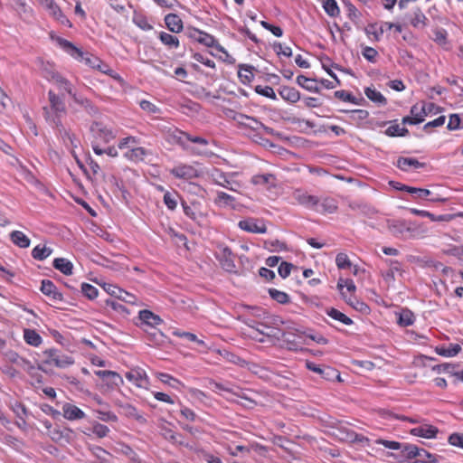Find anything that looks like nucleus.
Returning a JSON list of instances; mask_svg holds the SVG:
<instances>
[{"label":"nucleus","mask_w":463,"mask_h":463,"mask_svg":"<svg viewBox=\"0 0 463 463\" xmlns=\"http://www.w3.org/2000/svg\"><path fill=\"white\" fill-rule=\"evenodd\" d=\"M46 79L52 81L61 93L58 94L52 90L48 91L49 105L43 108L44 119L50 126L57 128L61 135L67 137L73 145V137L64 128L61 122V117L67 112L62 92L69 94L72 99L77 93L71 82L58 72H52V78L46 76Z\"/></svg>","instance_id":"1"},{"label":"nucleus","mask_w":463,"mask_h":463,"mask_svg":"<svg viewBox=\"0 0 463 463\" xmlns=\"http://www.w3.org/2000/svg\"><path fill=\"white\" fill-rule=\"evenodd\" d=\"M172 137L176 144L183 147L184 150L197 156L204 154V151L192 146L190 143L198 144L202 146H206L209 144L208 140L203 137L192 136L187 132L178 129L173 132Z\"/></svg>","instance_id":"2"},{"label":"nucleus","mask_w":463,"mask_h":463,"mask_svg":"<svg viewBox=\"0 0 463 463\" xmlns=\"http://www.w3.org/2000/svg\"><path fill=\"white\" fill-rule=\"evenodd\" d=\"M58 44L61 49H63L66 52H68L71 56L83 61L85 64L89 65L91 68L100 67V60L93 55H90L88 53H84L76 46H74L71 42L59 38Z\"/></svg>","instance_id":"3"},{"label":"nucleus","mask_w":463,"mask_h":463,"mask_svg":"<svg viewBox=\"0 0 463 463\" xmlns=\"http://www.w3.org/2000/svg\"><path fill=\"white\" fill-rule=\"evenodd\" d=\"M43 354L46 356V364H53L59 368H66L74 364V360L71 356L62 354L58 349H47Z\"/></svg>","instance_id":"4"},{"label":"nucleus","mask_w":463,"mask_h":463,"mask_svg":"<svg viewBox=\"0 0 463 463\" xmlns=\"http://www.w3.org/2000/svg\"><path fill=\"white\" fill-rule=\"evenodd\" d=\"M138 319L140 322L137 325L144 331L156 329L158 325L163 323V320L159 316L147 309L139 311Z\"/></svg>","instance_id":"5"},{"label":"nucleus","mask_w":463,"mask_h":463,"mask_svg":"<svg viewBox=\"0 0 463 463\" xmlns=\"http://www.w3.org/2000/svg\"><path fill=\"white\" fill-rule=\"evenodd\" d=\"M90 131L95 139H99L104 143L110 142L116 137L111 128L98 121H94L90 125Z\"/></svg>","instance_id":"6"},{"label":"nucleus","mask_w":463,"mask_h":463,"mask_svg":"<svg viewBox=\"0 0 463 463\" xmlns=\"http://www.w3.org/2000/svg\"><path fill=\"white\" fill-rule=\"evenodd\" d=\"M306 365L308 370L318 373L325 380L340 379L338 372L330 366H321L312 362H307Z\"/></svg>","instance_id":"7"},{"label":"nucleus","mask_w":463,"mask_h":463,"mask_svg":"<svg viewBox=\"0 0 463 463\" xmlns=\"http://www.w3.org/2000/svg\"><path fill=\"white\" fill-rule=\"evenodd\" d=\"M126 378L140 388L147 389L149 385V379L141 368L132 369L126 373Z\"/></svg>","instance_id":"8"},{"label":"nucleus","mask_w":463,"mask_h":463,"mask_svg":"<svg viewBox=\"0 0 463 463\" xmlns=\"http://www.w3.org/2000/svg\"><path fill=\"white\" fill-rule=\"evenodd\" d=\"M439 107L434 103H421L415 104L411 108V115L420 118V123L425 120V117L430 114H435Z\"/></svg>","instance_id":"9"},{"label":"nucleus","mask_w":463,"mask_h":463,"mask_svg":"<svg viewBox=\"0 0 463 463\" xmlns=\"http://www.w3.org/2000/svg\"><path fill=\"white\" fill-rule=\"evenodd\" d=\"M42 5H43L50 14L61 24L71 26L69 19L63 14L60 7L54 3L53 0H38Z\"/></svg>","instance_id":"10"},{"label":"nucleus","mask_w":463,"mask_h":463,"mask_svg":"<svg viewBox=\"0 0 463 463\" xmlns=\"http://www.w3.org/2000/svg\"><path fill=\"white\" fill-rule=\"evenodd\" d=\"M170 173L176 178L193 179L198 176L197 170L188 165H179L170 170Z\"/></svg>","instance_id":"11"},{"label":"nucleus","mask_w":463,"mask_h":463,"mask_svg":"<svg viewBox=\"0 0 463 463\" xmlns=\"http://www.w3.org/2000/svg\"><path fill=\"white\" fill-rule=\"evenodd\" d=\"M411 434L425 439H433L436 437L439 430L437 427L422 422L420 425L411 430Z\"/></svg>","instance_id":"12"},{"label":"nucleus","mask_w":463,"mask_h":463,"mask_svg":"<svg viewBox=\"0 0 463 463\" xmlns=\"http://www.w3.org/2000/svg\"><path fill=\"white\" fill-rule=\"evenodd\" d=\"M199 203L193 202L188 205L184 201L182 202V207L184 214L192 221L201 224L204 220V214L198 209Z\"/></svg>","instance_id":"13"},{"label":"nucleus","mask_w":463,"mask_h":463,"mask_svg":"<svg viewBox=\"0 0 463 463\" xmlns=\"http://www.w3.org/2000/svg\"><path fill=\"white\" fill-rule=\"evenodd\" d=\"M388 229L393 236L407 240V231L410 230L407 222L399 220L389 222Z\"/></svg>","instance_id":"14"},{"label":"nucleus","mask_w":463,"mask_h":463,"mask_svg":"<svg viewBox=\"0 0 463 463\" xmlns=\"http://www.w3.org/2000/svg\"><path fill=\"white\" fill-rule=\"evenodd\" d=\"M62 415L68 420H81L85 417V413L82 410L71 403H64L62 405Z\"/></svg>","instance_id":"15"},{"label":"nucleus","mask_w":463,"mask_h":463,"mask_svg":"<svg viewBox=\"0 0 463 463\" xmlns=\"http://www.w3.org/2000/svg\"><path fill=\"white\" fill-rule=\"evenodd\" d=\"M235 119L241 125H244L252 130L258 131L263 128L265 131L269 132V128L264 126L260 121L253 117H250L244 114H239Z\"/></svg>","instance_id":"16"},{"label":"nucleus","mask_w":463,"mask_h":463,"mask_svg":"<svg viewBox=\"0 0 463 463\" xmlns=\"http://www.w3.org/2000/svg\"><path fill=\"white\" fill-rule=\"evenodd\" d=\"M40 289L43 292V294L51 298L53 300H62V294L58 291L57 287L52 280L43 279L42 281Z\"/></svg>","instance_id":"17"},{"label":"nucleus","mask_w":463,"mask_h":463,"mask_svg":"<svg viewBox=\"0 0 463 463\" xmlns=\"http://www.w3.org/2000/svg\"><path fill=\"white\" fill-rule=\"evenodd\" d=\"M73 101L80 106L90 117H98L99 115V109L89 99L76 95Z\"/></svg>","instance_id":"18"},{"label":"nucleus","mask_w":463,"mask_h":463,"mask_svg":"<svg viewBox=\"0 0 463 463\" xmlns=\"http://www.w3.org/2000/svg\"><path fill=\"white\" fill-rule=\"evenodd\" d=\"M239 227L246 232L252 233H266L267 227L264 223L259 224L253 220H242L239 222Z\"/></svg>","instance_id":"19"},{"label":"nucleus","mask_w":463,"mask_h":463,"mask_svg":"<svg viewBox=\"0 0 463 463\" xmlns=\"http://www.w3.org/2000/svg\"><path fill=\"white\" fill-rule=\"evenodd\" d=\"M220 262L223 269L228 272H235V264L232 259V250L224 247L221 250Z\"/></svg>","instance_id":"20"},{"label":"nucleus","mask_w":463,"mask_h":463,"mask_svg":"<svg viewBox=\"0 0 463 463\" xmlns=\"http://www.w3.org/2000/svg\"><path fill=\"white\" fill-rule=\"evenodd\" d=\"M95 374L99 378L106 380L111 386H118L123 383L122 377L116 372L109 370L96 371Z\"/></svg>","instance_id":"21"},{"label":"nucleus","mask_w":463,"mask_h":463,"mask_svg":"<svg viewBox=\"0 0 463 463\" xmlns=\"http://www.w3.org/2000/svg\"><path fill=\"white\" fill-rule=\"evenodd\" d=\"M198 43L205 45L206 47H213L215 50L228 55L225 48L222 47L212 34H209L205 32L202 31V34L198 38Z\"/></svg>","instance_id":"22"},{"label":"nucleus","mask_w":463,"mask_h":463,"mask_svg":"<svg viewBox=\"0 0 463 463\" xmlns=\"http://www.w3.org/2000/svg\"><path fill=\"white\" fill-rule=\"evenodd\" d=\"M279 93L284 100L289 103H296L300 99L299 91L293 87L282 86Z\"/></svg>","instance_id":"23"},{"label":"nucleus","mask_w":463,"mask_h":463,"mask_svg":"<svg viewBox=\"0 0 463 463\" xmlns=\"http://www.w3.org/2000/svg\"><path fill=\"white\" fill-rule=\"evenodd\" d=\"M294 197L300 204H302L306 207L314 208L315 206L318 205L319 200L317 197H316L314 195L307 194L301 191H297L294 194Z\"/></svg>","instance_id":"24"},{"label":"nucleus","mask_w":463,"mask_h":463,"mask_svg":"<svg viewBox=\"0 0 463 463\" xmlns=\"http://www.w3.org/2000/svg\"><path fill=\"white\" fill-rule=\"evenodd\" d=\"M236 200L233 196L224 193V192H217L216 198L214 199V203L219 207H231L232 209L236 208Z\"/></svg>","instance_id":"25"},{"label":"nucleus","mask_w":463,"mask_h":463,"mask_svg":"<svg viewBox=\"0 0 463 463\" xmlns=\"http://www.w3.org/2000/svg\"><path fill=\"white\" fill-rule=\"evenodd\" d=\"M165 23L168 30L173 33H180L183 30L182 19L175 14H166L165 17Z\"/></svg>","instance_id":"26"},{"label":"nucleus","mask_w":463,"mask_h":463,"mask_svg":"<svg viewBox=\"0 0 463 463\" xmlns=\"http://www.w3.org/2000/svg\"><path fill=\"white\" fill-rule=\"evenodd\" d=\"M71 432L72 431L70 429L61 430L58 427L50 430L49 436L55 442H68L71 438Z\"/></svg>","instance_id":"27"},{"label":"nucleus","mask_w":463,"mask_h":463,"mask_svg":"<svg viewBox=\"0 0 463 463\" xmlns=\"http://www.w3.org/2000/svg\"><path fill=\"white\" fill-rule=\"evenodd\" d=\"M255 68L249 64H240L238 76L243 84H249L254 79L253 71Z\"/></svg>","instance_id":"28"},{"label":"nucleus","mask_w":463,"mask_h":463,"mask_svg":"<svg viewBox=\"0 0 463 463\" xmlns=\"http://www.w3.org/2000/svg\"><path fill=\"white\" fill-rule=\"evenodd\" d=\"M396 165L402 171H408L410 167L420 168L425 164L419 162L418 159L413 157H399Z\"/></svg>","instance_id":"29"},{"label":"nucleus","mask_w":463,"mask_h":463,"mask_svg":"<svg viewBox=\"0 0 463 463\" xmlns=\"http://www.w3.org/2000/svg\"><path fill=\"white\" fill-rule=\"evenodd\" d=\"M10 240L14 245L24 249L28 248L31 242L30 239L20 231H13L10 233Z\"/></svg>","instance_id":"30"},{"label":"nucleus","mask_w":463,"mask_h":463,"mask_svg":"<svg viewBox=\"0 0 463 463\" xmlns=\"http://www.w3.org/2000/svg\"><path fill=\"white\" fill-rule=\"evenodd\" d=\"M53 267L64 275L72 274L73 264L68 259L56 258L52 263Z\"/></svg>","instance_id":"31"},{"label":"nucleus","mask_w":463,"mask_h":463,"mask_svg":"<svg viewBox=\"0 0 463 463\" xmlns=\"http://www.w3.org/2000/svg\"><path fill=\"white\" fill-rule=\"evenodd\" d=\"M24 339L26 344L37 347L42 342V336L34 330V329H24Z\"/></svg>","instance_id":"32"},{"label":"nucleus","mask_w":463,"mask_h":463,"mask_svg":"<svg viewBox=\"0 0 463 463\" xmlns=\"http://www.w3.org/2000/svg\"><path fill=\"white\" fill-rule=\"evenodd\" d=\"M364 94L371 101L377 103L378 105H385L387 103L386 98L374 88L367 87L364 90Z\"/></svg>","instance_id":"33"},{"label":"nucleus","mask_w":463,"mask_h":463,"mask_svg":"<svg viewBox=\"0 0 463 463\" xmlns=\"http://www.w3.org/2000/svg\"><path fill=\"white\" fill-rule=\"evenodd\" d=\"M296 81L300 87L306 89L308 91H312V92L319 91V88L317 87L316 80L313 79H309L304 75H298L297 77Z\"/></svg>","instance_id":"34"},{"label":"nucleus","mask_w":463,"mask_h":463,"mask_svg":"<svg viewBox=\"0 0 463 463\" xmlns=\"http://www.w3.org/2000/svg\"><path fill=\"white\" fill-rule=\"evenodd\" d=\"M214 183L226 189L236 191L232 186V181L226 176V175L219 170H215V174H213Z\"/></svg>","instance_id":"35"},{"label":"nucleus","mask_w":463,"mask_h":463,"mask_svg":"<svg viewBox=\"0 0 463 463\" xmlns=\"http://www.w3.org/2000/svg\"><path fill=\"white\" fill-rule=\"evenodd\" d=\"M120 409L122 413L127 417L134 418L142 423L146 422V419L138 413L137 410L133 405L129 403L122 404Z\"/></svg>","instance_id":"36"},{"label":"nucleus","mask_w":463,"mask_h":463,"mask_svg":"<svg viewBox=\"0 0 463 463\" xmlns=\"http://www.w3.org/2000/svg\"><path fill=\"white\" fill-rule=\"evenodd\" d=\"M52 252V250L46 246L37 245L32 250V256L38 260L47 259Z\"/></svg>","instance_id":"37"},{"label":"nucleus","mask_w":463,"mask_h":463,"mask_svg":"<svg viewBox=\"0 0 463 463\" xmlns=\"http://www.w3.org/2000/svg\"><path fill=\"white\" fill-rule=\"evenodd\" d=\"M427 17L420 11V8H417L412 13V17L411 19V24L412 26L416 28H423L426 26Z\"/></svg>","instance_id":"38"},{"label":"nucleus","mask_w":463,"mask_h":463,"mask_svg":"<svg viewBox=\"0 0 463 463\" xmlns=\"http://www.w3.org/2000/svg\"><path fill=\"white\" fill-rule=\"evenodd\" d=\"M157 377L163 383H165L174 389L180 390L181 387L184 386V384L179 380L174 378L170 374L159 373Z\"/></svg>","instance_id":"39"},{"label":"nucleus","mask_w":463,"mask_h":463,"mask_svg":"<svg viewBox=\"0 0 463 463\" xmlns=\"http://www.w3.org/2000/svg\"><path fill=\"white\" fill-rule=\"evenodd\" d=\"M326 314L333 319L337 320V321L343 323L344 325H352L353 324V320L350 317H348L344 313L340 312L339 310H337L334 307L327 309Z\"/></svg>","instance_id":"40"},{"label":"nucleus","mask_w":463,"mask_h":463,"mask_svg":"<svg viewBox=\"0 0 463 463\" xmlns=\"http://www.w3.org/2000/svg\"><path fill=\"white\" fill-rule=\"evenodd\" d=\"M461 350V347L459 345H450L449 347H437L436 352L439 355L446 356V357H452L457 355Z\"/></svg>","instance_id":"41"},{"label":"nucleus","mask_w":463,"mask_h":463,"mask_svg":"<svg viewBox=\"0 0 463 463\" xmlns=\"http://www.w3.org/2000/svg\"><path fill=\"white\" fill-rule=\"evenodd\" d=\"M414 315L409 309H402L399 314L398 324L401 326H409L414 322Z\"/></svg>","instance_id":"42"},{"label":"nucleus","mask_w":463,"mask_h":463,"mask_svg":"<svg viewBox=\"0 0 463 463\" xmlns=\"http://www.w3.org/2000/svg\"><path fill=\"white\" fill-rule=\"evenodd\" d=\"M275 176L272 174L256 175L251 178V183L254 184H275Z\"/></svg>","instance_id":"43"},{"label":"nucleus","mask_w":463,"mask_h":463,"mask_svg":"<svg viewBox=\"0 0 463 463\" xmlns=\"http://www.w3.org/2000/svg\"><path fill=\"white\" fill-rule=\"evenodd\" d=\"M439 456L430 454L424 449H420L419 456L415 463H437L439 462Z\"/></svg>","instance_id":"44"},{"label":"nucleus","mask_w":463,"mask_h":463,"mask_svg":"<svg viewBox=\"0 0 463 463\" xmlns=\"http://www.w3.org/2000/svg\"><path fill=\"white\" fill-rule=\"evenodd\" d=\"M146 155V150L144 147H135L126 152L125 156L128 159L134 161H141L144 159V156Z\"/></svg>","instance_id":"45"},{"label":"nucleus","mask_w":463,"mask_h":463,"mask_svg":"<svg viewBox=\"0 0 463 463\" xmlns=\"http://www.w3.org/2000/svg\"><path fill=\"white\" fill-rule=\"evenodd\" d=\"M408 226L410 230L407 231V240L419 238L425 233V230L420 224L408 222Z\"/></svg>","instance_id":"46"},{"label":"nucleus","mask_w":463,"mask_h":463,"mask_svg":"<svg viewBox=\"0 0 463 463\" xmlns=\"http://www.w3.org/2000/svg\"><path fill=\"white\" fill-rule=\"evenodd\" d=\"M323 7L325 12L331 17H335L340 13L335 0H324Z\"/></svg>","instance_id":"47"},{"label":"nucleus","mask_w":463,"mask_h":463,"mask_svg":"<svg viewBox=\"0 0 463 463\" xmlns=\"http://www.w3.org/2000/svg\"><path fill=\"white\" fill-rule=\"evenodd\" d=\"M159 39L165 45L168 47L177 48L179 46L178 38L170 33L161 32L159 34Z\"/></svg>","instance_id":"48"},{"label":"nucleus","mask_w":463,"mask_h":463,"mask_svg":"<svg viewBox=\"0 0 463 463\" xmlns=\"http://www.w3.org/2000/svg\"><path fill=\"white\" fill-rule=\"evenodd\" d=\"M402 447L400 449L402 452L409 458H417L419 456L420 448L416 445L409 443H402Z\"/></svg>","instance_id":"49"},{"label":"nucleus","mask_w":463,"mask_h":463,"mask_svg":"<svg viewBox=\"0 0 463 463\" xmlns=\"http://www.w3.org/2000/svg\"><path fill=\"white\" fill-rule=\"evenodd\" d=\"M269 293L271 298L279 304H286L289 302V296L283 291H279L276 288H270L269 289Z\"/></svg>","instance_id":"50"},{"label":"nucleus","mask_w":463,"mask_h":463,"mask_svg":"<svg viewBox=\"0 0 463 463\" xmlns=\"http://www.w3.org/2000/svg\"><path fill=\"white\" fill-rule=\"evenodd\" d=\"M346 113L350 114V119L356 123H359L364 119H366L369 116L367 110L364 109H353V110H344Z\"/></svg>","instance_id":"51"},{"label":"nucleus","mask_w":463,"mask_h":463,"mask_svg":"<svg viewBox=\"0 0 463 463\" xmlns=\"http://www.w3.org/2000/svg\"><path fill=\"white\" fill-rule=\"evenodd\" d=\"M321 212L334 213L337 210L336 202L332 198H325L320 203Z\"/></svg>","instance_id":"52"},{"label":"nucleus","mask_w":463,"mask_h":463,"mask_svg":"<svg viewBox=\"0 0 463 463\" xmlns=\"http://www.w3.org/2000/svg\"><path fill=\"white\" fill-rule=\"evenodd\" d=\"M177 199L178 194L176 193L166 192L164 194V203L166 205V207L171 211H174L176 208Z\"/></svg>","instance_id":"53"},{"label":"nucleus","mask_w":463,"mask_h":463,"mask_svg":"<svg viewBox=\"0 0 463 463\" xmlns=\"http://www.w3.org/2000/svg\"><path fill=\"white\" fill-rule=\"evenodd\" d=\"M254 90H255L256 93H258L261 96L269 98L273 100L277 99V95H276L274 90L269 86L257 85Z\"/></svg>","instance_id":"54"},{"label":"nucleus","mask_w":463,"mask_h":463,"mask_svg":"<svg viewBox=\"0 0 463 463\" xmlns=\"http://www.w3.org/2000/svg\"><path fill=\"white\" fill-rule=\"evenodd\" d=\"M175 335L179 336V337H181V338H184L187 341L194 342L198 345L205 346L204 341L202 340V339H198V337L194 334H193V333L184 332V331H183V332L176 331V332H175Z\"/></svg>","instance_id":"55"},{"label":"nucleus","mask_w":463,"mask_h":463,"mask_svg":"<svg viewBox=\"0 0 463 463\" xmlns=\"http://www.w3.org/2000/svg\"><path fill=\"white\" fill-rule=\"evenodd\" d=\"M246 325L263 335H269V333L266 332V330L270 329V327L265 324L258 323L254 320L249 319L246 321Z\"/></svg>","instance_id":"56"},{"label":"nucleus","mask_w":463,"mask_h":463,"mask_svg":"<svg viewBox=\"0 0 463 463\" xmlns=\"http://www.w3.org/2000/svg\"><path fill=\"white\" fill-rule=\"evenodd\" d=\"M265 244L269 251H282L287 250L286 243L279 240L268 241L265 242Z\"/></svg>","instance_id":"57"},{"label":"nucleus","mask_w":463,"mask_h":463,"mask_svg":"<svg viewBox=\"0 0 463 463\" xmlns=\"http://www.w3.org/2000/svg\"><path fill=\"white\" fill-rule=\"evenodd\" d=\"M81 292L89 299H94L98 296V288L89 283L81 284Z\"/></svg>","instance_id":"58"},{"label":"nucleus","mask_w":463,"mask_h":463,"mask_svg":"<svg viewBox=\"0 0 463 463\" xmlns=\"http://www.w3.org/2000/svg\"><path fill=\"white\" fill-rule=\"evenodd\" d=\"M401 265L398 261H390V269L389 270L383 275L384 279L386 280H393L395 277L396 272H401Z\"/></svg>","instance_id":"59"},{"label":"nucleus","mask_w":463,"mask_h":463,"mask_svg":"<svg viewBox=\"0 0 463 463\" xmlns=\"http://www.w3.org/2000/svg\"><path fill=\"white\" fill-rule=\"evenodd\" d=\"M92 432L99 438H104L109 434V429L106 425L95 422L92 426Z\"/></svg>","instance_id":"60"},{"label":"nucleus","mask_w":463,"mask_h":463,"mask_svg":"<svg viewBox=\"0 0 463 463\" xmlns=\"http://www.w3.org/2000/svg\"><path fill=\"white\" fill-rule=\"evenodd\" d=\"M335 263L341 269H349L351 267L349 258L345 253H339L336 255Z\"/></svg>","instance_id":"61"},{"label":"nucleus","mask_w":463,"mask_h":463,"mask_svg":"<svg viewBox=\"0 0 463 463\" xmlns=\"http://www.w3.org/2000/svg\"><path fill=\"white\" fill-rule=\"evenodd\" d=\"M118 300L124 301L126 303L131 304V305H138V298L125 290H121V293L118 296Z\"/></svg>","instance_id":"62"},{"label":"nucleus","mask_w":463,"mask_h":463,"mask_svg":"<svg viewBox=\"0 0 463 463\" xmlns=\"http://www.w3.org/2000/svg\"><path fill=\"white\" fill-rule=\"evenodd\" d=\"M335 97L343 101H348L353 104H357L355 97H354L351 93L345 90H336L335 92Z\"/></svg>","instance_id":"63"},{"label":"nucleus","mask_w":463,"mask_h":463,"mask_svg":"<svg viewBox=\"0 0 463 463\" xmlns=\"http://www.w3.org/2000/svg\"><path fill=\"white\" fill-rule=\"evenodd\" d=\"M449 443L463 449V433H452L449 437Z\"/></svg>","instance_id":"64"}]
</instances>
